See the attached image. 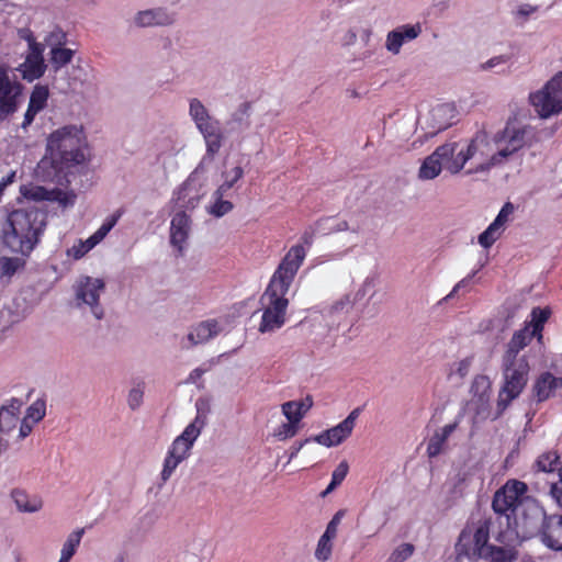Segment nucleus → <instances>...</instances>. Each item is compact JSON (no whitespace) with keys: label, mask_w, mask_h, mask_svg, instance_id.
<instances>
[{"label":"nucleus","mask_w":562,"mask_h":562,"mask_svg":"<svg viewBox=\"0 0 562 562\" xmlns=\"http://www.w3.org/2000/svg\"><path fill=\"white\" fill-rule=\"evenodd\" d=\"M46 226L45 212L36 207L12 211L3 225V244L13 252L29 256Z\"/></svg>","instance_id":"obj_3"},{"label":"nucleus","mask_w":562,"mask_h":562,"mask_svg":"<svg viewBox=\"0 0 562 562\" xmlns=\"http://www.w3.org/2000/svg\"><path fill=\"white\" fill-rule=\"evenodd\" d=\"M300 427L293 425V423H282L274 428L272 436L279 441L291 439L297 435Z\"/></svg>","instance_id":"obj_45"},{"label":"nucleus","mask_w":562,"mask_h":562,"mask_svg":"<svg viewBox=\"0 0 562 562\" xmlns=\"http://www.w3.org/2000/svg\"><path fill=\"white\" fill-rule=\"evenodd\" d=\"M209 113L206 106L198 98L189 100V115L195 125Z\"/></svg>","instance_id":"obj_47"},{"label":"nucleus","mask_w":562,"mask_h":562,"mask_svg":"<svg viewBox=\"0 0 562 562\" xmlns=\"http://www.w3.org/2000/svg\"><path fill=\"white\" fill-rule=\"evenodd\" d=\"M144 390L145 387L143 384H137L130 390L127 395V404L131 409L135 411L140 407L145 392Z\"/></svg>","instance_id":"obj_49"},{"label":"nucleus","mask_w":562,"mask_h":562,"mask_svg":"<svg viewBox=\"0 0 562 562\" xmlns=\"http://www.w3.org/2000/svg\"><path fill=\"white\" fill-rule=\"evenodd\" d=\"M95 245L90 243V238L86 240H79L71 248L67 250L68 256H71L74 259L82 258L89 250H91Z\"/></svg>","instance_id":"obj_50"},{"label":"nucleus","mask_w":562,"mask_h":562,"mask_svg":"<svg viewBox=\"0 0 562 562\" xmlns=\"http://www.w3.org/2000/svg\"><path fill=\"white\" fill-rule=\"evenodd\" d=\"M517 558V552L512 547L488 546L487 559L491 562H513Z\"/></svg>","instance_id":"obj_34"},{"label":"nucleus","mask_w":562,"mask_h":562,"mask_svg":"<svg viewBox=\"0 0 562 562\" xmlns=\"http://www.w3.org/2000/svg\"><path fill=\"white\" fill-rule=\"evenodd\" d=\"M204 426L205 419L198 415L194 420L184 428L181 435L172 441L160 472V479L164 483L171 477L177 467L189 458L190 451Z\"/></svg>","instance_id":"obj_5"},{"label":"nucleus","mask_w":562,"mask_h":562,"mask_svg":"<svg viewBox=\"0 0 562 562\" xmlns=\"http://www.w3.org/2000/svg\"><path fill=\"white\" fill-rule=\"evenodd\" d=\"M559 454L554 451L544 452L537 459L536 465L539 471L553 472L559 463Z\"/></svg>","instance_id":"obj_42"},{"label":"nucleus","mask_w":562,"mask_h":562,"mask_svg":"<svg viewBox=\"0 0 562 562\" xmlns=\"http://www.w3.org/2000/svg\"><path fill=\"white\" fill-rule=\"evenodd\" d=\"M25 38L29 43V54L23 64L16 70L21 72L23 79L33 81L40 78L45 71L43 59V45L37 43L30 31H24Z\"/></svg>","instance_id":"obj_15"},{"label":"nucleus","mask_w":562,"mask_h":562,"mask_svg":"<svg viewBox=\"0 0 562 562\" xmlns=\"http://www.w3.org/2000/svg\"><path fill=\"white\" fill-rule=\"evenodd\" d=\"M47 99L48 89L44 86H35L30 97L29 106L42 111L46 106Z\"/></svg>","instance_id":"obj_40"},{"label":"nucleus","mask_w":562,"mask_h":562,"mask_svg":"<svg viewBox=\"0 0 562 562\" xmlns=\"http://www.w3.org/2000/svg\"><path fill=\"white\" fill-rule=\"evenodd\" d=\"M467 155V173H481L499 166L493 139L486 132H477L469 142H463Z\"/></svg>","instance_id":"obj_7"},{"label":"nucleus","mask_w":562,"mask_h":562,"mask_svg":"<svg viewBox=\"0 0 562 562\" xmlns=\"http://www.w3.org/2000/svg\"><path fill=\"white\" fill-rule=\"evenodd\" d=\"M471 392L480 397L481 402L488 400L491 394V381L485 375H477L472 383Z\"/></svg>","instance_id":"obj_38"},{"label":"nucleus","mask_w":562,"mask_h":562,"mask_svg":"<svg viewBox=\"0 0 562 562\" xmlns=\"http://www.w3.org/2000/svg\"><path fill=\"white\" fill-rule=\"evenodd\" d=\"M313 401L307 396L303 401H289L281 405V411L286 422L293 423V425L301 427V420L312 407Z\"/></svg>","instance_id":"obj_26"},{"label":"nucleus","mask_w":562,"mask_h":562,"mask_svg":"<svg viewBox=\"0 0 562 562\" xmlns=\"http://www.w3.org/2000/svg\"><path fill=\"white\" fill-rule=\"evenodd\" d=\"M456 428H457V423L449 424V425H446L445 427H442L439 431H436L435 434H437L440 438H442L445 441H447V439L456 430Z\"/></svg>","instance_id":"obj_59"},{"label":"nucleus","mask_w":562,"mask_h":562,"mask_svg":"<svg viewBox=\"0 0 562 562\" xmlns=\"http://www.w3.org/2000/svg\"><path fill=\"white\" fill-rule=\"evenodd\" d=\"M195 127L204 138L206 156L210 157V159H213L214 156L220 151L224 139L220 122L215 121L207 124H203L201 122L200 124H196Z\"/></svg>","instance_id":"obj_22"},{"label":"nucleus","mask_w":562,"mask_h":562,"mask_svg":"<svg viewBox=\"0 0 562 562\" xmlns=\"http://www.w3.org/2000/svg\"><path fill=\"white\" fill-rule=\"evenodd\" d=\"M46 414V405L44 401L34 402L27 409L24 418L32 422V424H37L41 422Z\"/></svg>","instance_id":"obj_48"},{"label":"nucleus","mask_w":562,"mask_h":562,"mask_svg":"<svg viewBox=\"0 0 562 562\" xmlns=\"http://www.w3.org/2000/svg\"><path fill=\"white\" fill-rule=\"evenodd\" d=\"M467 283H468V279H463V280H461L460 282H458V283L453 286L452 291H451V292H450V293H449V294H448L443 300H445V301H447V300H449V299L453 297V296L456 295V293L459 291V289H460V288H462V286H464Z\"/></svg>","instance_id":"obj_63"},{"label":"nucleus","mask_w":562,"mask_h":562,"mask_svg":"<svg viewBox=\"0 0 562 562\" xmlns=\"http://www.w3.org/2000/svg\"><path fill=\"white\" fill-rule=\"evenodd\" d=\"M514 210L515 207L510 202L505 203L493 223L479 235L477 240L483 248H490L503 235Z\"/></svg>","instance_id":"obj_19"},{"label":"nucleus","mask_w":562,"mask_h":562,"mask_svg":"<svg viewBox=\"0 0 562 562\" xmlns=\"http://www.w3.org/2000/svg\"><path fill=\"white\" fill-rule=\"evenodd\" d=\"M23 93V86L9 75L7 66H0V119L16 112Z\"/></svg>","instance_id":"obj_14"},{"label":"nucleus","mask_w":562,"mask_h":562,"mask_svg":"<svg viewBox=\"0 0 562 562\" xmlns=\"http://www.w3.org/2000/svg\"><path fill=\"white\" fill-rule=\"evenodd\" d=\"M349 471V464L347 461H341L336 469L333 471L331 474V481L327 488L322 492V497L327 496L329 493H331L338 485L341 484V482L346 479Z\"/></svg>","instance_id":"obj_36"},{"label":"nucleus","mask_w":562,"mask_h":562,"mask_svg":"<svg viewBox=\"0 0 562 562\" xmlns=\"http://www.w3.org/2000/svg\"><path fill=\"white\" fill-rule=\"evenodd\" d=\"M120 217V214L117 215H113L111 216L110 218H108L101 226L100 228L94 233L92 234L89 238H90V243L92 245H98L108 234L109 232L114 227V225L116 224L117 220Z\"/></svg>","instance_id":"obj_46"},{"label":"nucleus","mask_w":562,"mask_h":562,"mask_svg":"<svg viewBox=\"0 0 562 562\" xmlns=\"http://www.w3.org/2000/svg\"><path fill=\"white\" fill-rule=\"evenodd\" d=\"M469 368H470V361L469 360H461L458 363V373L461 376H464L469 372Z\"/></svg>","instance_id":"obj_62"},{"label":"nucleus","mask_w":562,"mask_h":562,"mask_svg":"<svg viewBox=\"0 0 562 562\" xmlns=\"http://www.w3.org/2000/svg\"><path fill=\"white\" fill-rule=\"evenodd\" d=\"M551 314L550 308L536 307L531 312V321L524 328L514 333L513 337L507 344V349L503 356L504 359L519 360L518 353L526 346L530 344L535 336L541 339L543 324L548 321Z\"/></svg>","instance_id":"obj_10"},{"label":"nucleus","mask_w":562,"mask_h":562,"mask_svg":"<svg viewBox=\"0 0 562 562\" xmlns=\"http://www.w3.org/2000/svg\"><path fill=\"white\" fill-rule=\"evenodd\" d=\"M244 176V170L240 166H235L231 170H226L222 173V177L224 179L223 183L217 188L221 191L227 192L231 190L234 184L240 180Z\"/></svg>","instance_id":"obj_41"},{"label":"nucleus","mask_w":562,"mask_h":562,"mask_svg":"<svg viewBox=\"0 0 562 562\" xmlns=\"http://www.w3.org/2000/svg\"><path fill=\"white\" fill-rule=\"evenodd\" d=\"M21 402L18 400H12L11 403L7 406H2L0 408V431L3 434H8L12 431L19 420H20V411H21Z\"/></svg>","instance_id":"obj_28"},{"label":"nucleus","mask_w":562,"mask_h":562,"mask_svg":"<svg viewBox=\"0 0 562 562\" xmlns=\"http://www.w3.org/2000/svg\"><path fill=\"white\" fill-rule=\"evenodd\" d=\"M24 265L25 261L21 258L2 257L0 259V276L10 278Z\"/></svg>","instance_id":"obj_39"},{"label":"nucleus","mask_w":562,"mask_h":562,"mask_svg":"<svg viewBox=\"0 0 562 562\" xmlns=\"http://www.w3.org/2000/svg\"><path fill=\"white\" fill-rule=\"evenodd\" d=\"M75 50L64 46L53 47L50 49V64L57 70L65 65L69 64L74 57Z\"/></svg>","instance_id":"obj_35"},{"label":"nucleus","mask_w":562,"mask_h":562,"mask_svg":"<svg viewBox=\"0 0 562 562\" xmlns=\"http://www.w3.org/2000/svg\"><path fill=\"white\" fill-rule=\"evenodd\" d=\"M75 302L78 307L88 306L97 319L103 317V308L100 305V296L104 293L103 279L89 276L79 277L74 286Z\"/></svg>","instance_id":"obj_12"},{"label":"nucleus","mask_w":562,"mask_h":562,"mask_svg":"<svg viewBox=\"0 0 562 562\" xmlns=\"http://www.w3.org/2000/svg\"><path fill=\"white\" fill-rule=\"evenodd\" d=\"M535 11H536V7H533L531 4H522L519 7L517 12L519 15L528 16V15L532 14Z\"/></svg>","instance_id":"obj_61"},{"label":"nucleus","mask_w":562,"mask_h":562,"mask_svg":"<svg viewBox=\"0 0 562 562\" xmlns=\"http://www.w3.org/2000/svg\"><path fill=\"white\" fill-rule=\"evenodd\" d=\"M525 536H539L541 542L549 549L562 551V516H548L537 504L528 506L520 518Z\"/></svg>","instance_id":"obj_4"},{"label":"nucleus","mask_w":562,"mask_h":562,"mask_svg":"<svg viewBox=\"0 0 562 562\" xmlns=\"http://www.w3.org/2000/svg\"><path fill=\"white\" fill-rule=\"evenodd\" d=\"M205 372H206V370L202 369V368H196V369L192 370L191 373L189 374L188 379L186 380V383L196 384L202 379V376Z\"/></svg>","instance_id":"obj_58"},{"label":"nucleus","mask_w":562,"mask_h":562,"mask_svg":"<svg viewBox=\"0 0 562 562\" xmlns=\"http://www.w3.org/2000/svg\"><path fill=\"white\" fill-rule=\"evenodd\" d=\"M192 220L186 211L177 212L170 223V244L182 255L191 232Z\"/></svg>","instance_id":"obj_20"},{"label":"nucleus","mask_w":562,"mask_h":562,"mask_svg":"<svg viewBox=\"0 0 562 562\" xmlns=\"http://www.w3.org/2000/svg\"><path fill=\"white\" fill-rule=\"evenodd\" d=\"M454 117L456 108L452 104H438L429 112L430 127L436 132L443 131L452 124Z\"/></svg>","instance_id":"obj_25"},{"label":"nucleus","mask_w":562,"mask_h":562,"mask_svg":"<svg viewBox=\"0 0 562 562\" xmlns=\"http://www.w3.org/2000/svg\"><path fill=\"white\" fill-rule=\"evenodd\" d=\"M221 331L218 322L215 319L203 321L191 328L187 335L189 345L186 347H192L200 344H205Z\"/></svg>","instance_id":"obj_23"},{"label":"nucleus","mask_w":562,"mask_h":562,"mask_svg":"<svg viewBox=\"0 0 562 562\" xmlns=\"http://www.w3.org/2000/svg\"><path fill=\"white\" fill-rule=\"evenodd\" d=\"M359 33H360L361 40L364 41L366 43H368L371 37V34H372L371 29L363 27V29L359 30V27L352 26V27H349L341 36V44L344 46L353 45L357 41Z\"/></svg>","instance_id":"obj_37"},{"label":"nucleus","mask_w":562,"mask_h":562,"mask_svg":"<svg viewBox=\"0 0 562 562\" xmlns=\"http://www.w3.org/2000/svg\"><path fill=\"white\" fill-rule=\"evenodd\" d=\"M360 414V408H355L341 423L316 435L313 440L325 447H335L350 437Z\"/></svg>","instance_id":"obj_17"},{"label":"nucleus","mask_w":562,"mask_h":562,"mask_svg":"<svg viewBox=\"0 0 562 562\" xmlns=\"http://www.w3.org/2000/svg\"><path fill=\"white\" fill-rule=\"evenodd\" d=\"M530 103L542 119L562 111V71L554 75L541 89L530 93Z\"/></svg>","instance_id":"obj_11"},{"label":"nucleus","mask_w":562,"mask_h":562,"mask_svg":"<svg viewBox=\"0 0 562 562\" xmlns=\"http://www.w3.org/2000/svg\"><path fill=\"white\" fill-rule=\"evenodd\" d=\"M356 239H357V234H356V232L352 231L348 236L336 237L335 241L337 244H341L342 246H347V248L344 251L346 254L356 246Z\"/></svg>","instance_id":"obj_53"},{"label":"nucleus","mask_w":562,"mask_h":562,"mask_svg":"<svg viewBox=\"0 0 562 562\" xmlns=\"http://www.w3.org/2000/svg\"><path fill=\"white\" fill-rule=\"evenodd\" d=\"M305 257V248L302 245H294L280 261L260 297L262 315L258 326L259 333H273L284 325L289 306L285 295Z\"/></svg>","instance_id":"obj_1"},{"label":"nucleus","mask_w":562,"mask_h":562,"mask_svg":"<svg viewBox=\"0 0 562 562\" xmlns=\"http://www.w3.org/2000/svg\"><path fill=\"white\" fill-rule=\"evenodd\" d=\"M415 551L412 543L405 542L396 547L385 562H404L409 559Z\"/></svg>","instance_id":"obj_44"},{"label":"nucleus","mask_w":562,"mask_h":562,"mask_svg":"<svg viewBox=\"0 0 562 562\" xmlns=\"http://www.w3.org/2000/svg\"><path fill=\"white\" fill-rule=\"evenodd\" d=\"M10 497L16 510L23 514L38 513L44 506V501L41 496L30 494L22 488H13L10 493Z\"/></svg>","instance_id":"obj_24"},{"label":"nucleus","mask_w":562,"mask_h":562,"mask_svg":"<svg viewBox=\"0 0 562 562\" xmlns=\"http://www.w3.org/2000/svg\"><path fill=\"white\" fill-rule=\"evenodd\" d=\"M334 537L328 536L326 533H323V536L319 538L316 550H315V558L321 561L325 562L327 561L331 555V540Z\"/></svg>","instance_id":"obj_43"},{"label":"nucleus","mask_w":562,"mask_h":562,"mask_svg":"<svg viewBox=\"0 0 562 562\" xmlns=\"http://www.w3.org/2000/svg\"><path fill=\"white\" fill-rule=\"evenodd\" d=\"M507 61V57L504 55L495 56L488 59L486 63L481 65V69L488 70L494 67H498L501 65H504Z\"/></svg>","instance_id":"obj_55"},{"label":"nucleus","mask_w":562,"mask_h":562,"mask_svg":"<svg viewBox=\"0 0 562 562\" xmlns=\"http://www.w3.org/2000/svg\"><path fill=\"white\" fill-rule=\"evenodd\" d=\"M445 443L446 441L442 438H440L437 434H434L427 445L428 456L430 458L437 457L439 453H441Z\"/></svg>","instance_id":"obj_52"},{"label":"nucleus","mask_w":562,"mask_h":562,"mask_svg":"<svg viewBox=\"0 0 562 562\" xmlns=\"http://www.w3.org/2000/svg\"><path fill=\"white\" fill-rule=\"evenodd\" d=\"M345 305H351L349 295H346L342 300L335 303L334 308L336 311L342 310Z\"/></svg>","instance_id":"obj_64"},{"label":"nucleus","mask_w":562,"mask_h":562,"mask_svg":"<svg viewBox=\"0 0 562 562\" xmlns=\"http://www.w3.org/2000/svg\"><path fill=\"white\" fill-rule=\"evenodd\" d=\"M443 168L451 175H458L468 166L463 142H449L436 148Z\"/></svg>","instance_id":"obj_18"},{"label":"nucleus","mask_w":562,"mask_h":562,"mask_svg":"<svg viewBox=\"0 0 562 562\" xmlns=\"http://www.w3.org/2000/svg\"><path fill=\"white\" fill-rule=\"evenodd\" d=\"M34 425L31 420L23 418L19 429L20 439L26 438L32 432Z\"/></svg>","instance_id":"obj_57"},{"label":"nucleus","mask_w":562,"mask_h":562,"mask_svg":"<svg viewBox=\"0 0 562 562\" xmlns=\"http://www.w3.org/2000/svg\"><path fill=\"white\" fill-rule=\"evenodd\" d=\"M227 192L221 191L220 189H216L213 193L214 202L207 206V213L215 216V217H222L229 213L234 205L231 201L224 200V195Z\"/></svg>","instance_id":"obj_32"},{"label":"nucleus","mask_w":562,"mask_h":562,"mask_svg":"<svg viewBox=\"0 0 562 562\" xmlns=\"http://www.w3.org/2000/svg\"><path fill=\"white\" fill-rule=\"evenodd\" d=\"M177 195V199L180 202V206L184 207L186 210H194L199 205L201 194L196 189L193 175H191L187 181L182 183L178 190Z\"/></svg>","instance_id":"obj_27"},{"label":"nucleus","mask_w":562,"mask_h":562,"mask_svg":"<svg viewBox=\"0 0 562 562\" xmlns=\"http://www.w3.org/2000/svg\"><path fill=\"white\" fill-rule=\"evenodd\" d=\"M135 22L139 26L167 25L172 22V16L162 9L146 10L139 12Z\"/></svg>","instance_id":"obj_30"},{"label":"nucleus","mask_w":562,"mask_h":562,"mask_svg":"<svg viewBox=\"0 0 562 562\" xmlns=\"http://www.w3.org/2000/svg\"><path fill=\"white\" fill-rule=\"evenodd\" d=\"M490 524L488 520L480 521L473 531L469 528L461 531L456 544L458 559H487Z\"/></svg>","instance_id":"obj_9"},{"label":"nucleus","mask_w":562,"mask_h":562,"mask_svg":"<svg viewBox=\"0 0 562 562\" xmlns=\"http://www.w3.org/2000/svg\"><path fill=\"white\" fill-rule=\"evenodd\" d=\"M342 515H344V513L341 510L337 512L334 515L333 519L327 525V528H326L324 533L335 538L336 535H337V526L340 522V519H341Z\"/></svg>","instance_id":"obj_54"},{"label":"nucleus","mask_w":562,"mask_h":562,"mask_svg":"<svg viewBox=\"0 0 562 562\" xmlns=\"http://www.w3.org/2000/svg\"><path fill=\"white\" fill-rule=\"evenodd\" d=\"M38 112H40V111H37V110H35V109H32V108L27 106V110H26V112H25V114H24V120H23V123H22V127H24V128H25L26 126H29V125L33 122V120H34L35 115H36Z\"/></svg>","instance_id":"obj_60"},{"label":"nucleus","mask_w":562,"mask_h":562,"mask_svg":"<svg viewBox=\"0 0 562 562\" xmlns=\"http://www.w3.org/2000/svg\"><path fill=\"white\" fill-rule=\"evenodd\" d=\"M420 33L422 26L419 24L402 25L387 33L385 48L396 55L405 42L415 40Z\"/></svg>","instance_id":"obj_21"},{"label":"nucleus","mask_w":562,"mask_h":562,"mask_svg":"<svg viewBox=\"0 0 562 562\" xmlns=\"http://www.w3.org/2000/svg\"><path fill=\"white\" fill-rule=\"evenodd\" d=\"M87 158L88 144L82 126L65 125L47 136L36 175L42 181H54L65 170L85 164Z\"/></svg>","instance_id":"obj_2"},{"label":"nucleus","mask_w":562,"mask_h":562,"mask_svg":"<svg viewBox=\"0 0 562 562\" xmlns=\"http://www.w3.org/2000/svg\"><path fill=\"white\" fill-rule=\"evenodd\" d=\"M529 370V363L525 357L510 361L503 358L504 383L497 400L498 416L520 395L527 385Z\"/></svg>","instance_id":"obj_6"},{"label":"nucleus","mask_w":562,"mask_h":562,"mask_svg":"<svg viewBox=\"0 0 562 562\" xmlns=\"http://www.w3.org/2000/svg\"><path fill=\"white\" fill-rule=\"evenodd\" d=\"M83 535V529H78L68 535L60 551V559L58 562H69L77 551Z\"/></svg>","instance_id":"obj_33"},{"label":"nucleus","mask_w":562,"mask_h":562,"mask_svg":"<svg viewBox=\"0 0 562 562\" xmlns=\"http://www.w3.org/2000/svg\"><path fill=\"white\" fill-rule=\"evenodd\" d=\"M532 136V128L529 125L517 120L508 121L505 127L492 137L499 165L527 145Z\"/></svg>","instance_id":"obj_8"},{"label":"nucleus","mask_w":562,"mask_h":562,"mask_svg":"<svg viewBox=\"0 0 562 562\" xmlns=\"http://www.w3.org/2000/svg\"><path fill=\"white\" fill-rule=\"evenodd\" d=\"M550 495L562 509V484L552 483L550 486Z\"/></svg>","instance_id":"obj_56"},{"label":"nucleus","mask_w":562,"mask_h":562,"mask_svg":"<svg viewBox=\"0 0 562 562\" xmlns=\"http://www.w3.org/2000/svg\"><path fill=\"white\" fill-rule=\"evenodd\" d=\"M562 387V379L546 372L537 380L533 389L538 401L548 400L558 389Z\"/></svg>","instance_id":"obj_29"},{"label":"nucleus","mask_w":562,"mask_h":562,"mask_svg":"<svg viewBox=\"0 0 562 562\" xmlns=\"http://www.w3.org/2000/svg\"><path fill=\"white\" fill-rule=\"evenodd\" d=\"M527 491L528 486L525 482L518 480H508L499 490L495 492L492 502L493 510L496 514L504 516L508 524L510 516L520 505Z\"/></svg>","instance_id":"obj_13"},{"label":"nucleus","mask_w":562,"mask_h":562,"mask_svg":"<svg viewBox=\"0 0 562 562\" xmlns=\"http://www.w3.org/2000/svg\"><path fill=\"white\" fill-rule=\"evenodd\" d=\"M20 191L26 200L57 202L63 207L72 206L77 198L72 191H63L60 189L47 190L44 187L33 184L23 186Z\"/></svg>","instance_id":"obj_16"},{"label":"nucleus","mask_w":562,"mask_h":562,"mask_svg":"<svg viewBox=\"0 0 562 562\" xmlns=\"http://www.w3.org/2000/svg\"><path fill=\"white\" fill-rule=\"evenodd\" d=\"M67 41L66 33L60 29H54L46 37L45 42L48 46L60 47L64 46Z\"/></svg>","instance_id":"obj_51"},{"label":"nucleus","mask_w":562,"mask_h":562,"mask_svg":"<svg viewBox=\"0 0 562 562\" xmlns=\"http://www.w3.org/2000/svg\"><path fill=\"white\" fill-rule=\"evenodd\" d=\"M442 169H445L443 164L436 149L424 159L418 170V178L420 180H432L440 175Z\"/></svg>","instance_id":"obj_31"}]
</instances>
